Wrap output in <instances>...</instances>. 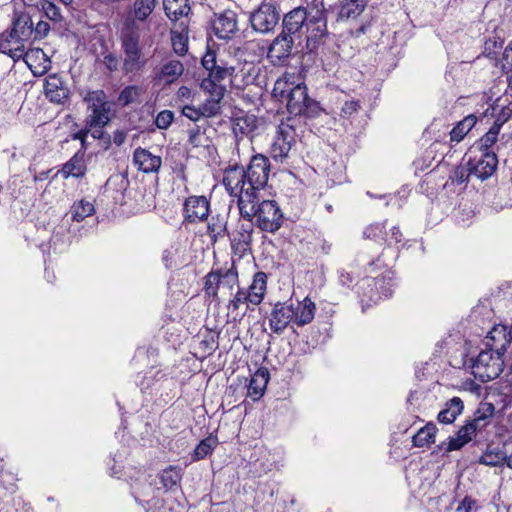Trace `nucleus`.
I'll return each mask as SVG.
<instances>
[{"label":"nucleus","instance_id":"1","mask_svg":"<svg viewBox=\"0 0 512 512\" xmlns=\"http://www.w3.org/2000/svg\"><path fill=\"white\" fill-rule=\"evenodd\" d=\"M272 97L285 103L290 115L315 117L320 112L319 104L311 99L303 82H297L293 74L285 73L274 83Z\"/></svg>","mask_w":512,"mask_h":512},{"label":"nucleus","instance_id":"2","mask_svg":"<svg viewBox=\"0 0 512 512\" xmlns=\"http://www.w3.org/2000/svg\"><path fill=\"white\" fill-rule=\"evenodd\" d=\"M240 216L255 224L261 231L275 233L284 221L283 213L275 200H261L255 192H246L238 200Z\"/></svg>","mask_w":512,"mask_h":512},{"label":"nucleus","instance_id":"3","mask_svg":"<svg viewBox=\"0 0 512 512\" xmlns=\"http://www.w3.org/2000/svg\"><path fill=\"white\" fill-rule=\"evenodd\" d=\"M119 39L123 53L122 72L125 75L139 74L147 65L148 60L140 45V33L137 24L132 21H125Z\"/></svg>","mask_w":512,"mask_h":512},{"label":"nucleus","instance_id":"4","mask_svg":"<svg viewBox=\"0 0 512 512\" xmlns=\"http://www.w3.org/2000/svg\"><path fill=\"white\" fill-rule=\"evenodd\" d=\"M310 24V37L307 39V51L314 52L328 37L327 10L324 0H312L302 7Z\"/></svg>","mask_w":512,"mask_h":512},{"label":"nucleus","instance_id":"5","mask_svg":"<svg viewBox=\"0 0 512 512\" xmlns=\"http://www.w3.org/2000/svg\"><path fill=\"white\" fill-rule=\"evenodd\" d=\"M201 64L203 68L208 72L206 78H204L200 84L210 82L214 88H226L222 82L226 78H230L231 85L240 89L244 85L248 84L249 80H245L243 77L241 80L239 72L236 71L235 67H227L224 64H219L217 61L216 53L208 50L202 57Z\"/></svg>","mask_w":512,"mask_h":512},{"label":"nucleus","instance_id":"6","mask_svg":"<svg viewBox=\"0 0 512 512\" xmlns=\"http://www.w3.org/2000/svg\"><path fill=\"white\" fill-rule=\"evenodd\" d=\"M491 350H483L472 360V374L476 379L485 383L496 379L503 371L502 356Z\"/></svg>","mask_w":512,"mask_h":512},{"label":"nucleus","instance_id":"7","mask_svg":"<svg viewBox=\"0 0 512 512\" xmlns=\"http://www.w3.org/2000/svg\"><path fill=\"white\" fill-rule=\"evenodd\" d=\"M282 31L298 41L301 45L303 39L307 41L310 37V24L301 6L294 8L284 15L282 20Z\"/></svg>","mask_w":512,"mask_h":512},{"label":"nucleus","instance_id":"8","mask_svg":"<svg viewBox=\"0 0 512 512\" xmlns=\"http://www.w3.org/2000/svg\"><path fill=\"white\" fill-rule=\"evenodd\" d=\"M296 132L293 125L281 122L274 141L270 147V156L276 162L283 163L289 156L292 146L296 142Z\"/></svg>","mask_w":512,"mask_h":512},{"label":"nucleus","instance_id":"9","mask_svg":"<svg viewBox=\"0 0 512 512\" xmlns=\"http://www.w3.org/2000/svg\"><path fill=\"white\" fill-rule=\"evenodd\" d=\"M270 173L269 158L263 154H256L251 157L250 162L245 169L247 183L255 194L263 189L268 182Z\"/></svg>","mask_w":512,"mask_h":512},{"label":"nucleus","instance_id":"10","mask_svg":"<svg viewBox=\"0 0 512 512\" xmlns=\"http://www.w3.org/2000/svg\"><path fill=\"white\" fill-rule=\"evenodd\" d=\"M280 19L275 4L263 1L250 15V23L256 32L266 34L274 30Z\"/></svg>","mask_w":512,"mask_h":512},{"label":"nucleus","instance_id":"11","mask_svg":"<svg viewBox=\"0 0 512 512\" xmlns=\"http://www.w3.org/2000/svg\"><path fill=\"white\" fill-rule=\"evenodd\" d=\"M470 157L467 161L470 172L473 177L484 181L490 178L497 169L498 158L495 152H472L469 150Z\"/></svg>","mask_w":512,"mask_h":512},{"label":"nucleus","instance_id":"12","mask_svg":"<svg viewBox=\"0 0 512 512\" xmlns=\"http://www.w3.org/2000/svg\"><path fill=\"white\" fill-rule=\"evenodd\" d=\"M210 212V201L206 196H189L183 203V219L185 223L197 224L204 222L207 220Z\"/></svg>","mask_w":512,"mask_h":512},{"label":"nucleus","instance_id":"13","mask_svg":"<svg viewBox=\"0 0 512 512\" xmlns=\"http://www.w3.org/2000/svg\"><path fill=\"white\" fill-rule=\"evenodd\" d=\"M295 46H299L298 41L281 31L270 44L267 57L273 65H282L291 57Z\"/></svg>","mask_w":512,"mask_h":512},{"label":"nucleus","instance_id":"14","mask_svg":"<svg viewBox=\"0 0 512 512\" xmlns=\"http://www.w3.org/2000/svg\"><path fill=\"white\" fill-rule=\"evenodd\" d=\"M223 184L228 193L232 196H237L238 200L241 199L246 192H254L247 183L245 169L242 167L234 166L226 169Z\"/></svg>","mask_w":512,"mask_h":512},{"label":"nucleus","instance_id":"15","mask_svg":"<svg viewBox=\"0 0 512 512\" xmlns=\"http://www.w3.org/2000/svg\"><path fill=\"white\" fill-rule=\"evenodd\" d=\"M295 313L293 304L277 302L269 316V327L273 333L281 335L290 323L294 324Z\"/></svg>","mask_w":512,"mask_h":512},{"label":"nucleus","instance_id":"16","mask_svg":"<svg viewBox=\"0 0 512 512\" xmlns=\"http://www.w3.org/2000/svg\"><path fill=\"white\" fill-rule=\"evenodd\" d=\"M253 226L255 224L249 221L239 223L237 229L227 235L235 254L242 256L251 249Z\"/></svg>","mask_w":512,"mask_h":512},{"label":"nucleus","instance_id":"17","mask_svg":"<svg viewBox=\"0 0 512 512\" xmlns=\"http://www.w3.org/2000/svg\"><path fill=\"white\" fill-rule=\"evenodd\" d=\"M200 87L210 95L199 107L203 117L210 118L218 115L221 111L220 103L225 95L226 88H214L211 86L210 82L200 84Z\"/></svg>","mask_w":512,"mask_h":512},{"label":"nucleus","instance_id":"18","mask_svg":"<svg viewBox=\"0 0 512 512\" xmlns=\"http://www.w3.org/2000/svg\"><path fill=\"white\" fill-rule=\"evenodd\" d=\"M217 37L231 39L238 32L237 15L234 11L226 10L219 14L213 23Z\"/></svg>","mask_w":512,"mask_h":512},{"label":"nucleus","instance_id":"19","mask_svg":"<svg viewBox=\"0 0 512 512\" xmlns=\"http://www.w3.org/2000/svg\"><path fill=\"white\" fill-rule=\"evenodd\" d=\"M134 165L138 170L144 173L157 172L162 164L160 156L153 155L150 151L144 148H137L133 154Z\"/></svg>","mask_w":512,"mask_h":512},{"label":"nucleus","instance_id":"20","mask_svg":"<svg viewBox=\"0 0 512 512\" xmlns=\"http://www.w3.org/2000/svg\"><path fill=\"white\" fill-rule=\"evenodd\" d=\"M21 59L28 65L34 74H43L50 68L51 61L40 48L23 51Z\"/></svg>","mask_w":512,"mask_h":512},{"label":"nucleus","instance_id":"21","mask_svg":"<svg viewBox=\"0 0 512 512\" xmlns=\"http://www.w3.org/2000/svg\"><path fill=\"white\" fill-rule=\"evenodd\" d=\"M44 92L46 97L54 103H63L69 95V91L64 87V82L57 74L47 76L44 83Z\"/></svg>","mask_w":512,"mask_h":512},{"label":"nucleus","instance_id":"22","mask_svg":"<svg viewBox=\"0 0 512 512\" xmlns=\"http://www.w3.org/2000/svg\"><path fill=\"white\" fill-rule=\"evenodd\" d=\"M159 3L160 0H134L129 11L131 19L126 21H132L135 24L136 22H146L154 13Z\"/></svg>","mask_w":512,"mask_h":512},{"label":"nucleus","instance_id":"23","mask_svg":"<svg viewBox=\"0 0 512 512\" xmlns=\"http://www.w3.org/2000/svg\"><path fill=\"white\" fill-rule=\"evenodd\" d=\"M207 234L210 237L212 243H216L219 239L229 235L227 224L228 214L215 213L211 214L210 218H207Z\"/></svg>","mask_w":512,"mask_h":512},{"label":"nucleus","instance_id":"24","mask_svg":"<svg viewBox=\"0 0 512 512\" xmlns=\"http://www.w3.org/2000/svg\"><path fill=\"white\" fill-rule=\"evenodd\" d=\"M25 42H23L10 32L0 34V53L7 54L14 61H18L23 56Z\"/></svg>","mask_w":512,"mask_h":512},{"label":"nucleus","instance_id":"25","mask_svg":"<svg viewBox=\"0 0 512 512\" xmlns=\"http://www.w3.org/2000/svg\"><path fill=\"white\" fill-rule=\"evenodd\" d=\"M188 22L185 20L175 24L171 29V42L176 54L183 56L188 51Z\"/></svg>","mask_w":512,"mask_h":512},{"label":"nucleus","instance_id":"26","mask_svg":"<svg viewBox=\"0 0 512 512\" xmlns=\"http://www.w3.org/2000/svg\"><path fill=\"white\" fill-rule=\"evenodd\" d=\"M506 327L495 326L488 332L485 338V346L488 350L494 351L496 354H504L509 341L506 338Z\"/></svg>","mask_w":512,"mask_h":512},{"label":"nucleus","instance_id":"27","mask_svg":"<svg viewBox=\"0 0 512 512\" xmlns=\"http://www.w3.org/2000/svg\"><path fill=\"white\" fill-rule=\"evenodd\" d=\"M83 151H77L70 160H68L65 164H63L59 173L62 174L64 178L75 177L81 178L86 173V164L84 160Z\"/></svg>","mask_w":512,"mask_h":512},{"label":"nucleus","instance_id":"28","mask_svg":"<svg viewBox=\"0 0 512 512\" xmlns=\"http://www.w3.org/2000/svg\"><path fill=\"white\" fill-rule=\"evenodd\" d=\"M315 311V303L309 297H305L302 301L297 303L296 307H294V324L298 327H302L311 323L314 319Z\"/></svg>","mask_w":512,"mask_h":512},{"label":"nucleus","instance_id":"29","mask_svg":"<svg viewBox=\"0 0 512 512\" xmlns=\"http://www.w3.org/2000/svg\"><path fill=\"white\" fill-rule=\"evenodd\" d=\"M477 431L480 430L476 428V426L473 425L470 421H468L465 425L460 427L455 436L449 438L447 451L451 452L461 449L464 445L472 440Z\"/></svg>","mask_w":512,"mask_h":512},{"label":"nucleus","instance_id":"30","mask_svg":"<svg viewBox=\"0 0 512 512\" xmlns=\"http://www.w3.org/2000/svg\"><path fill=\"white\" fill-rule=\"evenodd\" d=\"M269 381V372L266 368L258 369L249 381L247 394L253 400H258L264 394Z\"/></svg>","mask_w":512,"mask_h":512},{"label":"nucleus","instance_id":"31","mask_svg":"<svg viewBox=\"0 0 512 512\" xmlns=\"http://www.w3.org/2000/svg\"><path fill=\"white\" fill-rule=\"evenodd\" d=\"M464 404L459 397H453L445 403L438 413L437 420L443 424H451L463 412Z\"/></svg>","mask_w":512,"mask_h":512},{"label":"nucleus","instance_id":"32","mask_svg":"<svg viewBox=\"0 0 512 512\" xmlns=\"http://www.w3.org/2000/svg\"><path fill=\"white\" fill-rule=\"evenodd\" d=\"M10 33L25 42L33 33V23L30 16L26 13L16 14L12 21Z\"/></svg>","mask_w":512,"mask_h":512},{"label":"nucleus","instance_id":"33","mask_svg":"<svg viewBox=\"0 0 512 512\" xmlns=\"http://www.w3.org/2000/svg\"><path fill=\"white\" fill-rule=\"evenodd\" d=\"M267 288V275L264 272H257L251 285L249 286L247 293L250 297V303L253 305L260 304L265 296Z\"/></svg>","mask_w":512,"mask_h":512},{"label":"nucleus","instance_id":"34","mask_svg":"<svg viewBox=\"0 0 512 512\" xmlns=\"http://www.w3.org/2000/svg\"><path fill=\"white\" fill-rule=\"evenodd\" d=\"M375 282L376 278H365L360 283L358 292L361 294L363 310L370 302L377 303L381 299L378 287L374 284Z\"/></svg>","mask_w":512,"mask_h":512},{"label":"nucleus","instance_id":"35","mask_svg":"<svg viewBox=\"0 0 512 512\" xmlns=\"http://www.w3.org/2000/svg\"><path fill=\"white\" fill-rule=\"evenodd\" d=\"M163 7L166 16L172 21L187 16L190 11L188 0H163Z\"/></svg>","mask_w":512,"mask_h":512},{"label":"nucleus","instance_id":"36","mask_svg":"<svg viewBox=\"0 0 512 512\" xmlns=\"http://www.w3.org/2000/svg\"><path fill=\"white\" fill-rule=\"evenodd\" d=\"M477 117L474 114H469L459 121L450 131V140L459 143L464 137L472 130L477 123Z\"/></svg>","mask_w":512,"mask_h":512},{"label":"nucleus","instance_id":"37","mask_svg":"<svg viewBox=\"0 0 512 512\" xmlns=\"http://www.w3.org/2000/svg\"><path fill=\"white\" fill-rule=\"evenodd\" d=\"M495 412L493 404L488 402H481L477 410L473 414V419L470 421L480 431H482L490 422Z\"/></svg>","mask_w":512,"mask_h":512},{"label":"nucleus","instance_id":"38","mask_svg":"<svg viewBox=\"0 0 512 512\" xmlns=\"http://www.w3.org/2000/svg\"><path fill=\"white\" fill-rule=\"evenodd\" d=\"M183 470L179 466H169L160 473V481L166 490H173L180 485Z\"/></svg>","mask_w":512,"mask_h":512},{"label":"nucleus","instance_id":"39","mask_svg":"<svg viewBox=\"0 0 512 512\" xmlns=\"http://www.w3.org/2000/svg\"><path fill=\"white\" fill-rule=\"evenodd\" d=\"M184 71L183 64L178 60H171L165 63L157 76L159 80H164L166 83L174 82Z\"/></svg>","mask_w":512,"mask_h":512},{"label":"nucleus","instance_id":"40","mask_svg":"<svg viewBox=\"0 0 512 512\" xmlns=\"http://www.w3.org/2000/svg\"><path fill=\"white\" fill-rule=\"evenodd\" d=\"M499 131L490 129L470 148L472 152H495L492 148L496 144Z\"/></svg>","mask_w":512,"mask_h":512},{"label":"nucleus","instance_id":"41","mask_svg":"<svg viewBox=\"0 0 512 512\" xmlns=\"http://www.w3.org/2000/svg\"><path fill=\"white\" fill-rule=\"evenodd\" d=\"M437 428L433 423H429L426 426L418 430L413 436L412 442L416 447L428 446L435 442Z\"/></svg>","mask_w":512,"mask_h":512},{"label":"nucleus","instance_id":"42","mask_svg":"<svg viewBox=\"0 0 512 512\" xmlns=\"http://www.w3.org/2000/svg\"><path fill=\"white\" fill-rule=\"evenodd\" d=\"M110 110L111 107L91 111L85 119V125L88 128H104L110 122Z\"/></svg>","mask_w":512,"mask_h":512},{"label":"nucleus","instance_id":"43","mask_svg":"<svg viewBox=\"0 0 512 512\" xmlns=\"http://www.w3.org/2000/svg\"><path fill=\"white\" fill-rule=\"evenodd\" d=\"M84 102L87 103L90 112L111 107L103 90L89 91L84 97Z\"/></svg>","mask_w":512,"mask_h":512},{"label":"nucleus","instance_id":"44","mask_svg":"<svg viewBox=\"0 0 512 512\" xmlns=\"http://www.w3.org/2000/svg\"><path fill=\"white\" fill-rule=\"evenodd\" d=\"M217 445V437H214L212 435L201 440L194 449L193 460L198 461L204 459L206 456L210 455L213 452Z\"/></svg>","mask_w":512,"mask_h":512},{"label":"nucleus","instance_id":"45","mask_svg":"<svg viewBox=\"0 0 512 512\" xmlns=\"http://www.w3.org/2000/svg\"><path fill=\"white\" fill-rule=\"evenodd\" d=\"M507 455L502 450H490L488 449L480 458L479 463L484 464L486 466H498L507 463Z\"/></svg>","mask_w":512,"mask_h":512},{"label":"nucleus","instance_id":"46","mask_svg":"<svg viewBox=\"0 0 512 512\" xmlns=\"http://www.w3.org/2000/svg\"><path fill=\"white\" fill-rule=\"evenodd\" d=\"M94 205L85 200H80L78 203H75L72 206V219L74 221L80 222L84 220L86 217L91 216L94 213Z\"/></svg>","mask_w":512,"mask_h":512},{"label":"nucleus","instance_id":"47","mask_svg":"<svg viewBox=\"0 0 512 512\" xmlns=\"http://www.w3.org/2000/svg\"><path fill=\"white\" fill-rule=\"evenodd\" d=\"M219 277L220 287L222 286L223 288L231 290L234 286L238 285V271L234 264H232L230 268H220Z\"/></svg>","mask_w":512,"mask_h":512},{"label":"nucleus","instance_id":"48","mask_svg":"<svg viewBox=\"0 0 512 512\" xmlns=\"http://www.w3.org/2000/svg\"><path fill=\"white\" fill-rule=\"evenodd\" d=\"M473 177L468 163L456 166L449 175V180L455 185H464Z\"/></svg>","mask_w":512,"mask_h":512},{"label":"nucleus","instance_id":"49","mask_svg":"<svg viewBox=\"0 0 512 512\" xmlns=\"http://www.w3.org/2000/svg\"><path fill=\"white\" fill-rule=\"evenodd\" d=\"M38 6L49 20L56 23L63 20L60 8L53 2L49 0H40Z\"/></svg>","mask_w":512,"mask_h":512},{"label":"nucleus","instance_id":"50","mask_svg":"<svg viewBox=\"0 0 512 512\" xmlns=\"http://www.w3.org/2000/svg\"><path fill=\"white\" fill-rule=\"evenodd\" d=\"M141 94V89L136 85L126 86L119 94L118 102L122 106H128L137 101Z\"/></svg>","mask_w":512,"mask_h":512},{"label":"nucleus","instance_id":"51","mask_svg":"<svg viewBox=\"0 0 512 512\" xmlns=\"http://www.w3.org/2000/svg\"><path fill=\"white\" fill-rule=\"evenodd\" d=\"M344 5L342 7L343 13L347 17H357L359 16L366 7L365 0H344Z\"/></svg>","mask_w":512,"mask_h":512},{"label":"nucleus","instance_id":"52","mask_svg":"<svg viewBox=\"0 0 512 512\" xmlns=\"http://www.w3.org/2000/svg\"><path fill=\"white\" fill-rule=\"evenodd\" d=\"M220 288L219 269L209 272L205 276L204 289L209 296L215 297Z\"/></svg>","mask_w":512,"mask_h":512},{"label":"nucleus","instance_id":"53","mask_svg":"<svg viewBox=\"0 0 512 512\" xmlns=\"http://www.w3.org/2000/svg\"><path fill=\"white\" fill-rule=\"evenodd\" d=\"M364 237L374 241L386 240V232L383 223H374L365 228Z\"/></svg>","mask_w":512,"mask_h":512},{"label":"nucleus","instance_id":"54","mask_svg":"<svg viewBox=\"0 0 512 512\" xmlns=\"http://www.w3.org/2000/svg\"><path fill=\"white\" fill-rule=\"evenodd\" d=\"M250 303V297H248V293L244 289H238L237 293L234 295L233 299L230 300L228 304V309L233 311H237L241 304Z\"/></svg>","mask_w":512,"mask_h":512},{"label":"nucleus","instance_id":"55","mask_svg":"<svg viewBox=\"0 0 512 512\" xmlns=\"http://www.w3.org/2000/svg\"><path fill=\"white\" fill-rule=\"evenodd\" d=\"M174 114L170 110H163L158 113L155 119V125L159 129H167L173 122Z\"/></svg>","mask_w":512,"mask_h":512},{"label":"nucleus","instance_id":"56","mask_svg":"<svg viewBox=\"0 0 512 512\" xmlns=\"http://www.w3.org/2000/svg\"><path fill=\"white\" fill-rule=\"evenodd\" d=\"M236 128L241 131L242 134H249L256 129V119L252 117H244L237 119Z\"/></svg>","mask_w":512,"mask_h":512},{"label":"nucleus","instance_id":"57","mask_svg":"<svg viewBox=\"0 0 512 512\" xmlns=\"http://www.w3.org/2000/svg\"><path fill=\"white\" fill-rule=\"evenodd\" d=\"M90 133V128H88L86 125L83 129L78 130L77 132H74L71 134V138L73 140H79L81 142V148L78 151H83L85 154L86 150L88 149L87 145V136Z\"/></svg>","mask_w":512,"mask_h":512},{"label":"nucleus","instance_id":"58","mask_svg":"<svg viewBox=\"0 0 512 512\" xmlns=\"http://www.w3.org/2000/svg\"><path fill=\"white\" fill-rule=\"evenodd\" d=\"M360 108V102L357 100L346 101L341 108V116L350 118L352 115L358 112Z\"/></svg>","mask_w":512,"mask_h":512},{"label":"nucleus","instance_id":"59","mask_svg":"<svg viewBox=\"0 0 512 512\" xmlns=\"http://www.w3.org/2000/svg\"><path fill=\"white\" fill-rule=\"evenodd\" d=\"M381 298H388L392 295V283L390 281L386 282L384 277L376 278V282Z\"/></svg>","mask_w":512,"mask_h":512},{"label":"nucleus","instance_id":"60","mask_svg":"<svg viewBox=\"0 0 512 512\" xmlns=\"http://www.w3.org/2000/svg\"><path fill=\"white\" fill-rule=\"evenodd\" d=\"M511 113L512 111L509 108L502 109L491 127L500 132L504 123H506L508 119L511 117Z\"/></svg>","mask_w":512,"mask_h":512},{"label":"nucleus","instance_id":"61","mask_svg":"<svg viewBox=\"0 0 512 512\" xmlns=\"http://www.w3.org/2000/svg\"><path fill=\"white\" fill-rule=\"evenodd\" d=\"M103 64L110 72H115L119 67L118 57L114 53H107L103 57Z\"/></svg>","mask_w":512,"mask_h":512},{"label":"nucleus","instance_id":"62","mask_svg":"<svg viewBox=\"0 0 512 512\" xmlns=\"http://www.w3.org/2000/svg\"><path fill=\"white\" fill-rule=\"evenodd\" d=\"M66 229L64 227H60L54 234L52 235L50 239V245L54 247V249H57L60 244L65 243V238H68L65 234Z\"/></svg>","mask_w":512,"mask_h":512},{"label":"nucleus","instance_id":"63","mask_svg":"<svg viewBox=\"0 0 512 512\" xmlns=\"http://www.w3.org/2000/svg\"><path fill=\"white\" fill-rule=\"evenodd\" d=\"M182 114L192 121H198L201 117H203L200 108H195L190 105H185L182 108Z\"/></svg>","mask_w":512,"mask_h":512},{"label":"nucleus","instance_id":"64","mask_svg":"<svg viewBox=\"0 0 512 512\" xmlns=\"http://www.w3.org/2000/svg\"><path fill=\"white\" fill-rule=\"evenodd\" d=\"M201 139H202V132L200 131L199 127H194L192 129L188 130V142L193 147L201 146L202 145Z\"/></svg>","mask_w":512,"mask_h":512}]
</instances>
